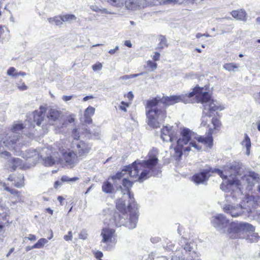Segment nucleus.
I'll return each mask as SVG.
<instances>
[{"label":"nucleus","instance_id":"obj_1","mask_svg":"<svg viewBox=\"0 0 260 260\" xmlns=\"http://www.w3.org/2000/svg\"><path fill=\"white\" fill-rule=\"evenodd\" d=\"M157 151L153 148L148 153V159L140 161L137 160L131 166L126 167L125 170L121 172H118L114 176L111 177L114 185H122V180L125 172H127L132 180L139 181L142 182L151 176H154V169L158 162L157 157ZM133 183V181H130Z\"/></svg>","mask_w":260,"mask_h":260},{"label":"nucleus","instance_id":"obj_2","mask_svg":"<svg viewBox=\"0 0 260 260\" xmlns=\"http://www.w3.org/2000/svg\"><path fill=\"white\" fill-rule=\"evenodd\" d=\"M180 138L178 139L177 129L173 126H164L161 129V139L165 142H177V145L174 148L175 156L181 157L183 151L189 152L190 146L194 149L200 150L201 148L196 142H191L188 145V143L191 139L192 132L188 128H183L180 132Z\"/></svg>","mask_w":260,"mask_h":260},{"label":"nucleus","instance_id":"obj_3","mask_svg":"<svg viewBox=\"0 0 260 260\" xmlns=\"http://www.w3.org/2000/svg\"><path fill=\"white\" fill-rule=\"evenodd\" d=\"M159 100L155 98L148 100L146 106L147 124L153 128L159 127L166 117V112L158 109L157 106Z\"/></svg>","mask_w":260,"mask_h":260},{"label":"nucleus","instance_id":"obj_4","mask_svg":"<svg viewBox=\"0 0 260 260\" xmlns=\"http://www.w3.org/2000/svg\"><path fill=\"white\" fill-rule=\"evenodd\" d=\"M122 186L123 188L121 185H117V186H115L117 189H120L121 193L123 194L122 198L117 201L116 208L120 212L125 213L127 207V210L129 211L131 213H132L131 210L133 208H135L136 206L134 196L131 194L129 191V188L132 186V182L127 179L124 178L122 180Z\"/></svg>","mask_w":260,"mask_h":260},{"label":"nucleus","instance_id":"obj_5","mask_svg":"<svg viewBox=\"0 0 260 260\" xmlns=\"http://www.w3.org/2000/svg\"><path fill=\"white\" fill-rule=\"evenodd\" d=\"M196 97L198 103L203 104L201 125L206 126L213 113L217 110L221 111L222 109L216 101L210 99V96L207 92L198 93Z\"/></svg>","mask_w":260,"mask_h":260},{"label":"nucleus","instance_id":"obj_6","mask_svg":"<svg viewBox=\"0 0 260 260\" xmlns=\"http://www.w3.org/2000/svg\"><path fill=\"white\" fill-rule=\"evenodd\" d=\"M243 172L242 164L239 161H234L230 164L229 166H226L223 172V176H220L222 179H228V185L235 184L240 189L241 186L243 184L242 183V178L239 180L237 177L238 175H241Z\"/></svg>","mask_w":260,"mask_h":260},{"label":"nucleus","instance_id":"obj_7","mask_svg":"<svg viewBox=\"0 0 260 260\" xmlns=\"http://www.w3.org/2000/svg\"><path fill=\"white\" fill-rule=\"evenodd\" d=\"M255 228L251 224L245 222H231L226 233L232 239H241L245 237L247 232H254Z\"/></svg>","mask_w":260,"mask_h":260},{"label":"nucleus","instance_id":"obj_8","mask_svg":"<svg viewBox=\"0 0 260 260\" xmlns=\"http://www.w3.org/2000/svg\"><path fill=\"white\" fill-rule=\"evenodd\" d=\"M128 215L125 212H115L111 220V224L117 227L125 226L129 229H133L136 226L137 216L130 213L129 218L127 221Z\"/></svg>","mask_w":260,"mask_h":260},{"label":"nucleus","instance_id":"obj_9","mask_svg":"<svg viewBox=\"0 0 260 260\" xmlns=\"http://www.w3.org/2000/svg\"><path fill=\"white\" fill-rule=\"evenodd\" d=\"M185 243L182 246L185 250L184 253H181L179 250L176 251L172 257V260H200L198 253L195 250V244L193 242H186V240L183 238Z\"/></svg>","mask_w":260,"mask_h":260},{"label":"nucleus","instance_id":"obj_10","mask_svg":"<svg viewBox=\"0 0 260 260\" xmlns=\"http://www.w3.org/2000/svg\"><path fill=\"white\" fill-rule=\"evenodd\" d=\"M202 89L200 88H195L193 91H192L188 94H180L172 95L170 96H163L161 99H159V102L165 104L167 106L173 105L179 102H183L184 103H190V98L192 97L195 93L197 94L200 93Z\"/></svg>","mask_w":260,"mask_h":260},{"label":"nucleus","instance_id":"obj_11","mask_svg":"<svg viewBox=\"0 0 260 260\" xmlns=\"http://www.w3.org/2000/svg\"><path fill=\"white\" fill-rule=\"evenodd\" d=\"M216 173L220 176H223V171L215 168H212L209 166L201 170V172L194 174L192 177V181L197 184H202L206 182L212 174Z\"/></svg>","mask_w":260,"mask_h":260},{"label":"nucleus","instance_id":"obj_12","mask_svg":"<svg viewBox=\"0 0 260 260\" xmlns=\"http://www.w3.org/2000/svg\"><path fill=\"white\" fill-rule=\"evenodd\" d=\"M211 223L217 231L226 233L230 224L229 220L222 214H217L211 218Z\"/></svg>","mask_w":260,"mask_h":260},{"label":"nucleus","instance_id":"obj_13","mask_svg":"<svg viewBox=\"0 0 260 260\" xmlns=\"http://www.w3.org/2000/svg\"><path fill=\"white\" fill-rule=\"evenodd\" d=\"M77 129H74L73 131V135L74 139L76 140V142L74 143L73 146L76 154L80 159L84 156H86L89 152L91 147L90 146L83 141H78V139L79 138V134H77Z\"/></svg>","mask_w":260,"mask_h":260},{"label":"nucleus","instance_id":"obj_14","mask_svg":"<svg viewBox=\"0 0 260 260\" xmlns=\"http://www.w3.org/2000/svg\"><path fill=\"white\" fill-rule=\"evenodd\" d=\"M42 151L46 154V156H45L43 153H40L41 157L43 158L45 166H52L59 161L60 155L58 152L53 151L51 148L49 147L44 148Z\"/></svg>","mask_w":260,"mask_h":260},{"label":"nucleus","instance_id":"obj_15","mask_svg":"<svg viewBox=\"0 0 260 260\" xmlns=\"http://www.w3.org/2000/svg\"><path fill=\"white\" fill-rule=\"evenodd\" d=\"M258 174L253 172H250L248 175H245L242 178V183L246 184L247 188L249 191L252 190L253 187L256 184L257 191L260 193V178Z\"/></svg>","mask_w":260,"mask_h":260},{"label":"nucleus","instance_id":"obj_16","mask_svg":"<svg viewBox=\"0 0 260 260\" xmlns=\"http://www.w3.org/2000/svg\"><path fill=\"white\" fill-rule=\"evenodd\" d=\"M222 209L225 213L230 214L233 217L241 216L244 212L241 204L236 206L231 204H225L223 205Z\"/></svg>","mask_w":260,"mask_h":260},{"label":"nucleus","instance_id":"obj_17","mask_svg":"<svg viewBox=\"0 0 260 260\" xmlns=\"http://www.w3.org/2000/svg\"><path fill=\"white\" fill-rule=\"evenodd\" d=\"M62 155L67 165L69 166L70 168L76 165L80 159L77 155L72 151L63 152Z\"/></svg>","mask_w":260,"mask_h":260},{"label":"nucleus","instance_id":"obj_18","mask_svg":"<svg viewBox=\"0 0 260 260\" xmlns=\"http://www.w3.org/2000/svg\"><path fill=\"white\" fill-rule=\"evenodd\" d=\"M20 136L18 134L12 133L3 143L9 149H14L17 146V143L19 141Z\"/></svg>","mask_w":260,"mask_h":260},{"label":"nucleus","instance_id":"obj_19","mask_svg":"<svg viewBox=\"0 0 260 260\" xmlns=\"http://www.w3.org/2000/svg\"><path fill=\"white\" fill-rule=\"evenodd\" d=\"M102 242L105 243H111L112 239L115 237V230L109 228H104L102 231Z\"/></svg>","mask_w":260,"mask_h":260},{"label":"nucleus","instance_id":"obj_20","mask_svg":"<svg viewBox=\"0 0 260 260\" xmlns=\"http://www.w3.org/2000/svg\"><path fill=\"white\" fill-rule=\"evenodd\" d=\"M241 205L243 209L246 210L247 212L250 211L255 205L253 197L252 196H246L245 200L241 203Z\"/></svg>","mask_w":260,"mask_h":260},{"label":"nucleus","instance_id":"obj_21","mask_svg":"<svg viewBox=\"0 0 260 260\" xmlns=\"http://www.w3.org/2000/svg\"><path fill=\"white\" fill-rule=\"evenodd\" d=\"M196 139L199 142L204 144L210 148L212 147L213 138L211 133H209L206 137L199 136L196 138Z\"/></svg>","mask_w":260,"mask_h":260},{"label":"nucleus","instance_id":"obj_22","mask_svg":"<svg viewBox=\"0 0 260 260\" xmlns=\"http://www.w3.org/2000/svg\"><path fill=\"white\" fill-rule=\"evenodd\" d=\"M231 14L232 16L237 20L244 22L247 20V13L243 9L232 11Z\"/></svg>","mask_w":260,"mask_h":260},{"label":"nucleus","instance_id":"obj_23","mask_svg":"<svg viewBox=\"0 0 260 260\" xmlns=\"http://www.w3.org/2000/svg\"><path fill=\"white\" fill-rule=\"evenodd\" d=\"M61 114V112L54 109L49 110L47 114V118L49 121H55L57 120Z\"/></svg>","mask_w":260,"mask_h":260},{"label":"nucleus","instance_id":"obj_24","mask_svg":"<svg viewBox=\"0 0 260 260\" xmlns=\"http://www.w3.org/2000/svg\"><path fill=\"white\" fill-rule=\"evenodd\" d=\"M45 120V114L43 113V111L38 112L35 111L34 113V121L37 123V125H40L42 123L44 125V121Z\"/></svg>","mask_w":260,"mask_h":260},{"label":"nucleus","instance_id":"obj_25","mask_svg":"<svg viewBox=\"0 0 260 260\" xmlns=\"http://www.w3.org/2000/svg\"><path fill=\"white\" fill-rule=\"evenodd\" d=\"M141 0H124L126 7L128 9L133 10L140 7L141 5Z\"/></svg>","mask_w":260,"mask_h":260},{"label":"nucleus","instance_id":"obj_26","mask_svg":"<svg viewBox=\"0 0 260 260\" xmlns=\"http://www.w3.org/2000/svg\"><path fill=\"white\" fill-rule=\"evenodd\" d=\"M143 75V73L139 74H131L129 75H124L119 78V80L121 81L123 84H129L131 83L130 79L133 78L138 77Z\"/></svg>","mask_w":260,"mask_h":260},{"label":"nucleus","instance_id":"obj_27","mask_svg":"<svg viewBox=\"0 0 260 260\" xmlns=\"http://www.w3.org/2000/svg\"><path fill=\"white\" fill-rule=\"evenodd\" d=\"M102 191L106 193H111L114 190L113 184L109 181L103 182L102 186Z\"/></svg>","mask_w":260,"mask_h":260},{"label":"nucleus","instance_id":"obj_28","mask_svg":"<svg viewBox=\"0 0 260 260\" xmlns=\"http://www.w3.org/2000/svg\"><path fill=\"white\" fill-rule=\"evenodd\" d=\"M241 144L242 146L245 147L246 149V154L247 155L250 154V148H251V141L249 137L248 136L247 134H245V139L241 142Z\"/></svg>","mask_w":260,"mask_h":260},{"label":"nucleus","instance_id":"obj_29","mask_svg":"<svg viewBox=\"0 0 260 260\" xmlns=\"http://www.w3.org/2000/svg\"><path fill=\"white\" fill-rule=\"evenodd\" d=\"M48 21L50 23L55 24L56 26H61L62 24V20L61 19V16L60 17H54L53 18H49L48 19Z\"/></svg>","mask_w":260,"mask_h":260},{"label":"nucleus","instance_id":"obj_30","mask_svg":"<svg viewBox=\"0 0 260 260\" xmlns=\"http://www.w3.org/2000/svg\"><path fill=\"white\" fill-rule=\"evenodd\" d=\"M223 69L228 71H235L239 68V66L234 63H228L223 65Z\"/></svg>","mask_w":260,"mask_h":260},{"label":"nucleus","instance_id":"obj_31","mask_svg":"<svg viewBox=\"0 0 260 260\" xmlns=\"http://www.w3.org/2000/svg\"><path fill=\"white\" fill-rule=\"evenodd\" d=\"M159 40V43L158 44V46L156 48L157 49L161 50L164 48V47L168 46L166 39L164 36H160Z\"/></svg>","mask_w":260,"mask_h":260},{"label":"nucleus","instance_id":"obj_32","mask_svg":"<svg viewBox=\"0 0 260 260\" xmlns=\"http://www.w3.org/2000/svg\"><path fill=\"white\" fill-rule=\"evenodd\" d=\"M48 242V240L45 238H41L38 242L33 245V247L36 248H42L44 247L45 244Z\"/></svg>","mask_w":260,"mask_h":260},{"label":"nucleus","instance_id":"obj_33","mask_svg":"<svg viewBox=\"0 0 260 260\" xmlns=\"http://www.w3.org/2000/svg\"><path fill=\"white\" fill-rule=\"evenodd\" d=\"M24 128L23 124L17 123L13 125L12 129V133L18 134L20 131H21Z\"/></svg>","mask_w":260,"mask_h":260},{"label":"nucleus","instance_id":"obj_34","mask_svg":"<svg viewBox=\"0 0 260 260\" xmlns=\"http://www.w3.org/2000/svg\"><path fill=\"white\" fill-rule=\"evenodd\" d=\"M76 17L73 14H66L61 16V19L63 22H68L75 20Z\"/></svg>","mask_w":260,"mask_h":260},{"label":"nucleus","instance_id":"obj_35","mask_svg":"<svg viewBox=\"0 0 260 260\" xmlns=\"http://www.w3.org/2000/svg\"><path fill=\"white\" fill-rule=\"evenodd\" d=\"M95 112V108L89 106L86 109L84 112V116L85 118H87L88 117H90L94 115Z\"/></svg>","mask_w":260,"mask_h":260},{"label":"nucleus","instance_id":"obj_36","mask_svg":"<svg viewBox=\"0 0 260 260\" xmlns=\"http://www.w3.org/2000/svg\"><path fill=\"white\" fill-rule=\"evenodd\" d=\"M108 3L115 7H121L123 5L124 0H108Z\"/></svg>","mask_w":260,"mask_h":260},{"label":"nucleus","instance_id":"obj_37","mask_svg":"<svg viewBox=\"0 0 260 260\" xmlns=\"http://www.w3.org/2000/svg\"><path fill=\"white\" fill-rule=\"evenodd\" d=\"M7 75L14 78H16L18 76V72H16L15 68L14 67H11L8 69Z\"/></svg>","mask_w":260,"mask_h":260},{"label":"nucleus","instance_id":"obj_38","mask_svg":"<svg viewBox=\"0 0 260 260\" xmlns=\"http://www.w3.org/2000/svg\"><path fill=\"white\" fill-rule=\"evenodd\" d=\"M226 184H225L224 183H222L220 185V189H222L224 191H228V190L232 189L233 187H234L235 184L229 185H228V180L225 182Z\"/></svg>","mask_w":260,"mask_h":260},{"label":"nucleus","instance_id":"obj_39","mask_svg":"<svg viewBox=\"0 0 260 260\" xmlns=\"http://www.w3.org/2000/svg\"><path fill=\"white\" fill-rule=\"evenodd\" d=\"M78 180V177L70 178L67 176H63L61 178V180L62 182H75Z\"/></svg>","mask_w":260,"mask_h":260},{"label":"nucleus","instance_id":"obj_40","mask_svg":"<svg viewBox=\"0 0 260 260\" xmlns=\"http://www.w3.org/2000/svg\"><path fill=\"white\" fill-rule=\"evenodd\" d=\"M259 238V236L257 233H253L249 236L248 240L251 242H257Z\"/></svg>","mask_w":260,"mask_h":260},{"label":"nucleus","instance_id":"obj_41","mask_svg":"<svg viewBox=\"0 0 260 260\" xmlns=\"http://www.w3.org/2000/svg\"><path fill=\"white\" fill-rule=\"evenodd\" d=\"M3 186L4 187V189L5 190L9 192L10 193H11L12 194L18 195V190H17L15 189H12V188H9V187L6 186L5 183L4 184Z\"/></svg>","mask_w":260,"mask_h":260},{"label":"nucleus","instance_id":"obj_42","mask_svg":"<svg viewBox=\"0 0 260 260\" xmlns=\"http://www.w3.org/2000/svg\"><path fill=\"white\" fill-rule=\"evenodd\" d=\"M102 64L101 63H98L93 64L92 66V69L94 71H100L102 69Z\"/></svg>","mask_w":260,"mask_h":260},{"label":"nucleus","instance_id":"obj_43","mask_svg":"<svg viewBox=\"0 0 260 260\" xmlns=\"http://www.w3.org/2000/svg\"><path fill=\"white\" fill-rule=\"evenodd\" d=\"M147 64L149 67H150L152 71L154 70L157 68V64L151 60H148Z\"/></svg>","mask_w":260,"mask_h":260},{"label":"nucleus","instance_id":"obj_44","mask_svg":"<svg viewBox=\"0 0 260 260\" xmlns=\"http://www.w3.org/2000/svg\"><path fill=\"white\" fill-rule=\"evenodd\" d=\"M212 122L214 126V128H217L220 126V121L219 120L217 119L216 118H213L212 119Z\"/></svg>","mask_w":260,"mask_h":260},{"label":"nucleus","instance_id":"obj_45","mask_svg":"<svg viewBox=\"0 0 260 260\" xmlns=\"http://www.w3.org/2000/svg\"><path fill=\"white\" fill-rule=\"evenodd\" d=\"M87 232L85 230H82L79 234V238L85 240L87 238Z\"/></svg>","mask_w":260,"mask_h":260},{"label":"nucleus","instance_id":"obj_46","mask_svg":"<svg viewBox=\"0 0 260 260\" xmlns=\"http://www.w3.org/2000/svg\"><path fill=\"white\" fill-rule=\"evenodd\" d=\"M63 239L66 241H71L72 239V233L71 231L69 232L68 235H64L63 237Z\"/></svg>","mask_w":260,"mask_h":260},{"label":"nucleus","instance_id":"obj_47","mask_svg":"<svg viewBox=\"0 0 260 260\" xmlns=\"http://www.w3.org/2000/svg\"><path fill=\"white\" fill-rule=\"evenodd\" d=\"M254 98L255 102L258 104H260V91L258 93L254 94Z\"/></svg>","mask_w":260,"mask_h":260},{"label":"nucleus","instance_id":"obj_48","mask_svg":"<svg viewBox=\"0 0 260 260\" xmlns=\"http://www.w3.org/2000/svg\"><path fill=\"white\" fill-rule=\"evenodd\" d=\"M160 54L159 53L155 52L154 55L152 57V59L154 61H158L159 60Z\"/></svg>","mask_w":260,"mask_h":260},{"label":"nucleus","instance_id":"obj_49","mask_svg":"<svg viewBox=\"0 0 260 260\" xmlns=\"http://www.w3.org/2000/svg\"><path fill=\"white\" fill-rule=\"evenodd\" d=\"M25 239H27L30 241H36L37 237L35 235L29 234L27 237H25Z\"/></svg>","mask_w":260,"mask_h":260},{"label":"nucleus","instance_id":"obj_50","mask_svg":"<svg viewBox=\"0 0 260 260\" xmlns=\"http://www.w3.org/2000/svg\"><path fill=\"white\" fill-rule=\"evenodd\" d=\"M17 87L21 90H24L27 89V86L25 85L24 83H22L21 85H19V84H17Z\"/></svg>","mask_w":260,"mask_h":260},{"label":"nucleus","instance_id":"obj_51","mask_svg":"<svg viewBox=\"0 0 260 260\" xmlns=\"http://www.w3.org/2000/svg\"><path fill=\"white\" fill-rule=\"evenodd\" d=\"M73 97V95H71V96H67V95H64L62 96V100L64 101H70L71 100Z\"/></svg>","mask_w":260,"mask_h":260},{"label":"nucleus","instance_id":"obj_52","mask_svg":"<svg viewBox=\"0 0 260 260\" xmlns=\"http://www.w3.org/2000/svg\"><path fill=\"white\" fill-rule=\"evenodd\" d=\"M90 9L93 11H95V12H100V11H101V10L100 9H99L98 7H96V6H90Z\"/></svg>","mask_w":260,"mask_h":260},{"label":"nucleus","instance_id":"obj_53","mask_svg":"<svg viewBox=\"0 0 260 260\" xmlns=\"http://www.w3.org/2000/svg\"><path fill=\"white\" fill-rule=\"evenodd\" d=\"M119 49L118 46H116L114 49H111L109 51V53L111 54H114Z\"/></svg>","mask_w":260,"mask_h":260},{"label":"nucleus","instance_id":"obj_54","mask_svg":"<svg viewBox=\"0 0 260 260\" xmlns=\"http://www.w3.org/2000/svg\"><path fill=\"white\" fill-rule=\"evenodd\" d=\"M95 256L97 258L100 259L103 256V253L100 251L97 252L95 253Z\"/></svg>","mask_w":260,"mask_h":260},{"label":"nucleus","instance_id":"obj_55","mask_svg":"<svg viewBox=\"0 0 260 260\" xmlns=\"http://www.w3.org/2000/svg\"><path fill=\"white\" fill-rule=\"evenodd\" d=\"M0 153L2 156H9L10 155V153L7 151H4L1 152H0Z\"/></svg>","mask_w":260,"mask_h":260},{"label":"nucleus","instance_id":"obj_56","mask_svg":"<svg viewBox=\"0 0 260 260\" xmlns=\"http://www.w3.org/2000/svg\"><path fill=\"white\" fill-rule=\"evenodd\" d=\"M124 45H125L126 46H127L128 47H132V44L131 41L129 40H127L124 42Z\"/></svg>","mask_w":260,"mask_h":260},{"label":"nucleus","instance_id":"obj_57","mask_svg":"<svg viewBox=\"0 0 260 260\" xmlns=\"http://www.w3.org/2000/svg\"><path fill=\"white\" fill-rule=\"evenodd\" d=\"M234 186L237 188V189H238L239 191H238V193H239V192H240L241 191V189H243L244 187H245L246 189L248 190V189L246 187H247L246 184H245V185L242 184L240 186L241 187V189H240L237 186H236V185H234Z\"/></svg>","mask_w":260,"mask_h":260},{"label":"nucleus","instance_id":"obj_58","mask_svg":"<svg viewBox=\"0 0 260 260\" xmlns=\"http://www.w3.org/2000/svg\"><path fill=\"white\" fill-rule=\"evenodd\" d=\"M160 4H165L166 3L171 2V0H156Z\"/></svg>","mask_w":260,"mask_h":260},{"label":"nucleus","instance_id":"obj_59","mask_svg":"<svg viewBox=\"0 0 260 260\" xmlns=\"http://www.w3.org/2000/svg\"><path fill=\"white\" fill-rule=\"evenodd\" d=\"M159 238L158 237H155V238H152L151 239V241L152 243H157L159 241Z\"/></svg>","mask_w":260,"mask_h":260},{"label":"nucleus","instance_id":"obj_60","mask_svg":"<svg viewBox=\"0 0 260 260\" xmlns=\"http://www.w3.org/2000/svg\"><path fill=\"white\" fill-rule=\"evenodd\" d=\"M93 97L91 95H87V96H85L84 98H83V101H86L88 100H90V99H93Z\"/></svg>","mask_w":260,"mask_h":260},{"label":"nucleus","instance_id":"obj_61","mask_svg":"<svg viewBox=\"0 0 260 260\" xmlns=\"http://www.w3.org/2000/svg\"><path fill=\"white\" fill-rule=\"evenodd\" d=\"M34 248H36L33 247V246H28L25 247V250L26 252H28V251L34 249Z\"/></svg>","mask_w":260,"mask_h":260},{"label":"nucleus","instance_id":"obj_62","mask_svg":"<svg viewBox=\"0 0 260 260\" xmlns=\"http://www.w3.org/2000/svg\"><path fill=\"white\" fill-rule=\"evenodd\" d=\"M85 121L88 123H92V119L90 118V117H88L87 118H85Z\"/></svg>","mask_w":260,"mask_h":260},{"label":"nucleus","instance_id":"obj_63","mask_svg":"<svg viewBox=\"0 0 260 260\" xmlns=\"http://www.w3.org/2000/svg\"><path fill=\"white\" fill-rule=\"evenodd\" d=\"M133 97H134V95H133V94L132 92V91H129V92L128 93V98L129 99H130V98H132H132H133Z\"/></svg>","mask_w":260,"mask_h":260},{"label":"nucleus","instance_id":"obj_64","mask_svg":"<svg viewBox=\"0 0 260 260\" xmlns=\"http://www.w3.org/2000/svg\"><path fill=\"white\" fill-rule=\"evenodd\" d=\"M57 200L58 201H59V202L61 204L62 203V201L64 200L63 198L61 196H58V198H57Z\"/></svg>","mask_w":260,"mask_h":260}]
</instances>
